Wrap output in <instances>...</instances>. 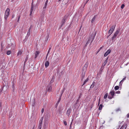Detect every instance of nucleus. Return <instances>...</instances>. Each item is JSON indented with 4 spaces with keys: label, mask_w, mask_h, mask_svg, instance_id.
<instances>
[{
    "label": "nucleus",
    "mask_w": 129,
    "mask_h": 129,
    "mask_svg": "<svg viewBox=\"0 0 129 129\" xmlns=\"http://www.w3.org/2000/svg\"><path fill=\"white\" fill-rule=\"evenodd\" d=\"M96 33L95 32H93L92 34L90 35L89 37L88 40L87 41L88 43L90 41H91V43L90 45L92 42L93 41L94 37L95 36Z\"/></svg>",
    "instance_id": "obj_1"
},
{
    "label": "nucleus",
    "mask_w": 129,
    "mask_h": 129,
    "mask_svg": "<svg viewBox=\"0 0 129 129\" xmlns=\"http://www.w3.org/2000/svg\"><path fill=\"white\" fill-rule=\"evenodd\" d=\"M70 14H67L64 17V18L62 19V22H61V27L64 24L65 22V20L68 17L70 16Z\"/></svg>",
    "instance_id": "obj_2"
},
{
    "label": "nucleus",
    "mask_w": 129,
    "mask_h": 129,
    "mask_svg": "<svg viewBox=\"0 0 129 129\" xmlns=\"http://www.w3.org/2000/svg\"><path fill=\"white\" fill-rule=\"evenodd\" d=\"M9 12H10V9L9 8L7 9L6 11L5 12V19L6 20L8 17V16L9 14Z\"/></svg>",
    "instance_id": "obj_3"
},
{
    "label": "nucleus",
    "mask_w": 129,
    "mask_h": 129,
    "mask_svg": "<svg viewBox=\"0 0 129 129\" xmlns=\"http://www.w3.org/2000/svg\"><path fill=\"white\" fill-rule=\"evenodd\" d=\"M88 63V62H86L83 68L82 72L85 73L87 70Z\"/></svg>",
    "instance_id": "obj_4"
},
{
    "label": "nucleus",
    "mask_w": 129,
    "mask_h": 129,
    "mask_svg": "<svg viewBox=\"0 0 129 129\" xmlns=\"http://www.w3.org/2000/svg\"><path fill=\"white\" fill-rule=\"evenodd\" d=\"M119 30L118 29H117V30L116 31L115 34H114L113 36L112 37V40L115 41V38L117 36V35H118V34L119 33Z\"/></svg>",
    "instance_id": "obj_5"
},
{
    "label": "nucleus",
    "mask_w": 129,
    "mask_h": 129,
    "mask_svg": "<svg viewBox=\"0 0 129 129\" xmlns=\"http://www.w3.org/2000/svg\"><path fill=\"white\" fill-rule=\"evenodd\" d=\"M111 50L110 49L108 50L107 52L105 53L104 56H107L108 54H109L111 52Z\"/></svg>",
    "instance_id": "obj_6"
},
{
    "label": "nucleus",
    "mask_w": 129,
    "mask_h": 129,
    "mask_svg": "<svg viewBox=\"0 0 129 129\" xmlns=\"http://www.w3.org/2000/svg\"><path fill=\"white\" fill-rule=\"evenodd\" d=\"M52 87L50 85L48 86L47 88V90L49 92H50L52 90Z\"/></svg>",
    "instance_id": "obj_7"
},
{
    "label": "nucleus",
    "mask_w": 129,
    "mask_h": 129,
    "mask_svg": "<svg viewBox=\"0 0 129 129\" xmlns=\"http://www.w3.org/2000/svg\"><path fill=\"white\" fill-rule=\"evenodd\" d=\"M71 111L72 110L71 108H69V109L67 110V114L68 116H69L70 113L71 112Z\"/></svg>",
    "instance_id": "obj_8"
},
{
    "label": "nucleus",
    "mask_w": 129,
    "mask_h": 129,
    "mask_svg": "<svg viewBox=\"0 0 129 129\" xmlns=\"http://www.w3.org/2000/svg\"><path fill=\"white\" fill-rule=\"evenodd\" d=\"M108 57L106 59L105 61H104V62L103 63L102 65V66L103 67H104L106 64L107 62H108Z\"/></svg>",
    "instance_id": "obj_9"
},
{
    "label": "nucleus",
    "mask_w": 129,
    "mask_h": 129,
    "mask_svg": "<svg viewBox=\"0 0 129 129\" xmlns=\"http://www.w3.org/2000/svg\"><path fill=\"white\" fill-rule=\"evenodd\" d=\"M43 118V117H42L41 119L40 120L38 126H42L41 125L42 122Z\"/></svg>",
    "instance_id": "obj_10"
},
{
    "label": "nucleus",
    "mask_w": 129,
    "mask_h": 129,
    "mask_svg": "<svg viewBox=\"0 0 129 129\" xmlns=\"http://www.w3.org/2000/svg\"><path fill=\"white\" fill-rule=\"evenodd\" d=\"M40 53L38 51H36L35 54V58H37V57L38 56L39 54V53Z\"/></svg>",
    "instance_id": "obj_11"
},
{
    "label": "nucleus",
    "mask_w": 129,
    "mask_h": 129,
    "mask_svg": "<svg viewBox=\"0 0 129 129\" xmlns=\"http://www.w3.org/2000/svg\"><path fill=\"white\" fill-rule=\"evenodd\" d=\"M85 73L82 72V74L81 75V80L82 81L84 79V78L85 76Z\"/></svg>",
    "instance_id": "obj_12"
},
{
    "label": "nucleus",
    "mask_w": 129,
    "mask_h": 129,
    "mask_svg": "<svg viewBox=\"0 0 129 129\" xmlns=\"http://www.w3.org/2000/svg\"><path fill=\"white\" fill-rule=\"evenodd\" d=\"M96 15H95L94 16V17L92 19L91 21V22L92 23H94L95 21L96 18Z\"/></svg>",
    "instance_id": "obj_13"
},
{
    "label": "nucleus",
    "mask_w": 129,
    "mask_h": 129,
    "mask_svg": "<svg viewBox=\"0 0 129 129\" xmlns=\"http://www.w3.org/2000/svg\"><path fill=\"white\" fill-rule=\"evenodd\" d=\"M49 62L48 61H46L45 64V66L46 68H47L49 65Z\"/></svg>",
    "instance_id": "obj_14"
},
{
    "label": "nucleus",
    "mask_w": 129,
    "mask_h": 129,
    "mask_svg": "<svg viewBox=\"0 0 129 129\" xmlns=\"http://www.w3.org/2000/svg\"><path fill=\"white\" fill-rule=\"evenodd\" d=\"M114 90H112V91H111L110 92V94H111V95L113 97V96L114 94Z\"/></svg>",
    "instance_id": "obj_15"
},
{
    "label": "nucleus",
    "mask_w": 129,
    "mask_h": 129,
    "mask_svg": "<svg viewBox=\"0 0 129 129\" xmlns=\"http://www.w3.org/2000/svg\"><path fill=\"white\" fill-rule=\"evenodd\" d=\"M115 25L114 26V25H113L112 26H111L110 27V30H111V31H113L115 28Z\"/></svg>",
    "instance_id": "obj_16"
},
{
    "label": "nucleus",
    "mask_w": 129,
    "mask_h": 129,
    "mask_svg": "<svg viewBox=\"0 0 129 129\" xmlns=\"http://www.w3.org/2000/svg\"><path fill=\"white\" fill-rule=\"evenodd\" d=\"M47 124L46 123H44V125L43 128L47 129Z\"/></svg>",
    "instance_id": "obj_17"
},
{
    "label": "nucleus",
    "mask_w": 129,
    "mask_h": 129,
    "mask_svg": "<svg viewBox=\"0 0 129 129\" xmlns=\"http://www.w3.org/2000/svg\"><path fill=\"white\" fill-rule=\"evenodd\" d=\"M34 7V6H31V9L30 12V15H31L32 14V13Z\"/></svg>",
    "instance_id": "obj_18"
},
{
    "label": "nucleus",
    "mask_w": 129,
    "mask_h": 129,
    "mask_svg": "<svg viewBox=\"0 0 129 129\" xmlns=\"http://www.w3.org/2000/svg\"><path fill=\"white\" fill-rule=\"evenodd\" d=\"M22 51L21 50H19L18 51V52L17 54V55L18 56L19 55H21L22 54Z\"/></svg>",
    "instance_id": "obj_19"
},
{
    "label": "nucleus",
    "mask_w": 129,
    "mask_h": 129,
    "mask_svg": "<svg viewBox=\"0 0 129 129\" xmlns=\"http://www.w3.org/2000/svg\"><path fill=\"white\" fill-rule=\"evenodd\" d=\"M88 80H89V78H88L84 81V82L83 83V84L82 85V86H83V85H84L85 84V83L88 81Z\"/></svg>",
    "instance_id": "obj_20"
},
{
    "label": "nucleus",
    "mask_w": 129,
    "mask_h": 129,
    "mask_svg": "<svg viewBox=\"0 0 129 129\" xmlns=\"http://www.w3.org/2000/svg\"><path fill=\"white\" fill-rule=\"evenodd\" d=\"M28 55H27V56H26V57L25 58V60L24 62V65L25 64V63L27 61L28 59Z\"/></svg>",
    "instance_id": "obj_21"
},
{
    "label": "nucleus",
    "mask_w": 129,
    "mask_h": 129,
    "mask_svg": "<svg viewBox=\"0 0 129 129\" xmlns=\"http://www.w3.org/2000/svg\"><path fill=\"white\" fill-rule=\"evenodd\" d=\"M95 83V82H93L92 84L91 85L90 88H93V87L94 86Z\"/></svg>",
    "instance_id": "obj_22"
},
{
    "label": "nucleus",
    "mask_w": 129,
    "mask_h": 129,
    "mask_svg": "<svg viewBox=\"0 0 129 129\" xmlns=\"http://www.w3.org/2000/svg\"><path fill=\"white\" fill-rule=\"evenodd\" d=\"M102 104H100V105L99 107V110H101L102 109Z\"/></svg>",
    "instance_id": "obj_23"
},
{
    "label": "nucleus",
    "mask_w": 129,
    "mask_h": 129,
    "mask_svg": "<svg viewBox=\"0 0 129 129\" xmlns=\"http://www.w3.org/2000/svg\"><path fill=\"white\" fill-rule=\"evenodd\" d=\"M126 127L124 125H123L120 128V129H125Z\"/></svg>",
    "instance_id": "obj_24"
},
{
    "label": "nucleus",
    "mask_w": 129,
    "mask_h": 129,
    "mask_svg": "<svg viewBox=\"0 0 129 129\" xmlns=\"http://www.w3.org/2000/svg\"><path fill=\"white\" fill-rule=\"evenodd\" d=\"M115 90H118L119 88V87L118 86H115L114 87Z\"/></svg>",
    "instance_id": "obj_25"
},
{
    "label": "nucleus",
    "mask_w": 129,
    "mask_h": 129,
    "mask_svg": "<svg viewBox=\"0 0 129 129\" xmlns=\"http://www.w3.org/2000/svg\"><path fill=\"white\" fill-rule=\"evenodd\" d=\"M11 53V51L10 50L8 51L7 52V54L8 55H10Z\"/></svg>",
    "instance_id": "obj_26"
},
{
    "label": "nucleus",
    "mask_w": 129,
    "mask_h": 129,
    "mask_svg": "<svg viewBox=\"0 0 129 129\" xmlns=\"http://www.w3.org/2000/svg\"><path fill=\"white\" fill-rule=\"evenodd\" d=\"M108 95V93H106L104 96V99H106Z\"/></svg>",
    "instance_id": "obj_27"
},
{
    "label": "nucleus",
    "mask_w": 129,
    "mask_h": 129,
    "mask_svg": "<svg viewBox=\"0 0 129 129\" xmlns=\"http://www.w3.org/2000/svg\"><path fill=\"white\" fill-rule=\"evenodd\" d=\"M113 31H111V30H110L108 32V34H110V35L111 34H112Z\"/></svg>",
    "instance_id": "obj_28"
},
{
    "label": "nucleus",
    "mask_w": 129,
    "mask_h": 129,
    "mask_svg": "<svg viewBox=\"0 0 129 129\" xmlns=\"http://www.w3.org/2000/svg\"><path fill=\"white\" fill-rule=\"evenodd\" d=\"M126 77H125L124 78H123L122 80L120 82V83L121 82H123L124 80L126 79Z\"/></svg>",
    "instance_id": "obj_29"
},
{
    "label": "nucleus",
    "mask_w": 129,
    "mask_h": 129,
    "mask_svg": "<svg viewBox=\"0 0 129 129\" xmlns=\"http://www.w3.org/2000/svg\"><path fill=\"white\" fill-rule=\"evenodd\" d=\"M113 98V97L112 96H111L110 95H108V98L109 99H112Z\"/></svg>",
    "instance_id": "obj_30"
},
{
    "label": "nucleus",
    "mask_w": 129,
    "mask_h": 129,
    "mask_svg": "<svg viewBox=\"0 0 129 129\" xmlns=\"http://www.w3.org/2000/svg\"><path fill=\"white\" fill-rule=\"evenodd\" d=\"M62 94H61V96L62 95ZM60 100H61V96L60 97V98H59V99L58 100V101L57 103V104H58L59 103V102L60 101Z\"/></svg>",
    "instance_id": "obj_31"
},
{
    "label": "nucleus",
    "mask_w": 129,
    "mask_h": 129,
    "mask_svg": "<svg viewBox=\"0 0 129 129\" xmlns=\"http://www.w3.org/2000/svg\"><path fill=\"white\" fill-rule=\"evenodd\" d=\"M47 4H46V3H45V5L43 8V9H45L46 8V6H47Z\"/></svg>",
    "instance_id": "obj_32"
},
{
    "label": "nucleus",
    "mask_w": 129,
    "mask_h": 129,
    "mask_svg": "<svg viewBox=\"0 0 129 129\" xmlns=\"http://www.w3.org/2000/svg\"><path fill=\"white\" fill-rule=\"evenodd\" d=\"M14 84L13 83V84L12 86V88L13 89V91H14Z\"/></svg>",
    "instance_id": "obj_33"
},
{
    "label": "nucleus",
    "mask_w": 129,
    "mask_h": 129,
    "mask_svg": "<svg viewBox=\"0 0 129 129\" xmlns=\"http://www.w3.org/2000/svg\"><path fill=\"white\" fill-rule=\"evenodd\" d=\"M30 30H28V32H27V35L28 36H29L30 34Z\"/></svg>",
    "instance_id": "obj_34"
},
{
    "label": "nucleus",
    "mask_w": 129,
    "mask_h": 129,
    "mask_svg": "<svg viewBox=\"0 0 129 129\" xmlns=\"http://www.w3.org/2000/svg\"><path fill=\"white\" fill-rule=\"evenodd\" d=\"M49 36L48 35L46 37V41H47L48 40V39L49 38V36Z\"/></svg>",
    "instance_id": "obj_35"
},
{
    "label": "nucleus",
    "mask_w": 129,
    "mask_h": 129,
    "mask_svg": "<svg viewBox=\"0 0 129 129\" xmlns=\"http://www.w3.org/2000/svg\"><path fill=\"white\" fill-rule=\"evenodd\" d=\"M120 109L119 108H118L116 110V112H118V111H120Z\"/></svg>",
    "instance_id": "obj_36"
},
{
    "label": "nucleus",
    "mask_w": 129,
    "mask_h": 129,
    "mask_svg": "<svg viewBox=\"0 0 129 129\" xmlns=\"http://www.w3.org/2000/svg\"><path fill=\"white\" fill-rule=\"evenodd\" d=\"M124 7V4H122L121 7L122 9H123Z\"/></svg>",
    "instance_id": "obj_37"
},
{
    "label": "nucleus",
    "mask_w": 129,
    "mask_h": 129,
    "mask_svg": "<svg viewBox=\"0 0 129 129\" xmlns=\"http://www.w3.org/2000/svg\"><path fill=\"white\" fill-rule=\"evenodd\" d=\"M64 124L65 125H67V123L66 121H64Z\"/></svg>",
    "instance_id": "obj_38"
},
{
    "label": "nucleus",
    "mask_w": 129,
    "mask_h": 129,
    "mask_svg": "<svg viewBox=\"0 0 129 129\" xmlns=\"http://www.w3.org/2000/svg\"><path fill=\"white\" fill-rule=\"evenodd\" d=\"M42 126H38V129H41Z\"/></svg>",
    "instance_id": "obj_39"
},
{
    "label": "nucleus",
    "mask_w": 129,
    "mask_h": 129,
    "mask_svg": "<svg viewBox=\"0 0 129 129\" xmlns=\"http://www.w3.org/2000/svg\"><path fill=\"white\" fill-rule=\"evenodd\" d=\"M120 93V91H118L116 92H115V93H118V94H119Z\"/></svg>",
    "instance_id": "obj_40"
},
{
    "label": "nucleus",
    "mask_w": 129,
    "mask_h": 129,
    "mask_svg": "<svg viewBox=\"0 0 129 129\" xmlns=\"http://www.w3.org/2000/svg\"><path fill=\"white\" fill-rule=\"evenodd\" d=\"M89 42H88V41H87V42L86 43V44L85 45V47H86L87 46V44H89Z\"/></svg>",
    "instance_id": "obj_41"
},
{
    "label": "nucleus",
    "mask_w": 129,
    "mask_h": 129,
    "mask_svg": "<svg viewBox=\"0 0 129 129\" xmlns=\"http://www.w3.org/2000/svg\"><path fill=\"white\" fill-rule=\"evenodd\" d=\"M44 111V108H42V109L41 110V112L42 113H43Z\"/></svg>",
    "instance_id": "obj_42"
},
{
    "label": "nucleus",
    "mask_w": 129,
    "mask_h": 129,
    "mask_svg": "<svg viewBox=\"0 0 129 129\" xmlns=\"http://www.w3.org/2000/svg\"><path fill=\"white\" fill-rule=\"evenodd\" d=\"M20 16H19L18 17V20H17V22H18L19 20V19H20Z\"/></svg>",
    "instance_id": "obj_43"
},
{
    "label": "nucleus",
    "mask_w": 129,
    "mask_h": 129,
    "mask_svg": "<svg viewBox=\"0 0 129 129\" xmlns=\"http://www.w3.org/2000/svg\"><path fill=\"white\" fill-rule=\"evenodd\" d=\"M34 6L33 5V1H32V2L31 3V6Z\"/></svg>",
    "instance_id": "obj_44"
},
{
    "label": "nucleus",
    "mask_w": 129,
    "mask_h": 129,
    "mask_svg": "<svg viewBox=\"0 0 129 129\" xmlns=\"http://www.w3.org/2000/svg\"><path fill=\"white\" fill-rule=\"evenodd\" d=\"M14 16H15V15L14 14H13L12 16V18H13L14 17Z\"/></svg>",
    "instance_id": "obj_45"
},
{
    "label": "nucleus",
    "mask_w": 129,
    "mask_h": 129,
    "mask_svg": "<svg viewBox=\"0 0 129 129\" xmlns=\"http://www.w3.org/2000/svg\"><path fill=\"white\" fill-rule=\"evenodd\" d=\"M49 52H50V51L48 50V52L47 53V56H48V54L49 53Z\"/></svg>",
    "instance_id": "obj_46"
},
{
    "label": "nucleus",
    "mask_w": 129,
    "mask_h": 129,
    "mask_svg": "<svg viewBox=\"0 0 129 129\" xmlns=\"http://www.w3.org/2000/svg\"><path fill=\"white\" fill-rule=\"evenodd\" d=\"M49 52H50V51L48 50V52L47 53V56H48V54L49 53Z\"/></svg>",
    "instance_id": "obj_47"
},
{
    "label": "nucleus",
    "mask_w": 129,
    "mask_h": 129,
    "mask_svg": "<svg viewBox=\"0 0 129 129\" xmlns=\"http://www.w3.org/2000/svg\"><path fill=\"white\" fill-rule=\"evenodd\" d=\"M79 99H78L77 101V104L79 102Z\"/></svg>",
    "instance_id": "obj_48"
},
{
    "label": "nucleus",
    "mask_w": 129,
    "mask_h": 129,
    "mask_svg": "<svg viewBox=\"0 0 129 129\" xmlns=\"http://www.w3.org/2000/svg\"><path fill=\"white\" fill-rule=\"evenodd\" d=\"M48 0H47L46 2L45 3H46V4H47V3L48 2Z\"/></svg>",
    "instance_id": "obj_49"
},
{
    "label": "nucleus",
    "mask_w": 129,
    "mask_h": 129,
    "mask_svg": "<svg viewBox=\"0 0 129 129\" xmlns=\"http://www.w3.org/2000/svg\"><path fill=\"white\" fill-rule=\"evenodd\" d=\"M127 117H129V114H127Z\"/></svg>",
    "instance_id": "obj_50"
},
{
    "label": "nucleus",
    "mask_w": 129,
    "mask_h": 129,
    "mask_svg": "<svg viewBox=\"0 0 129 129\" xmlns=\"http://www.w3.org/2000/svg\"><path fill=\"white\" fill-rule=\"evenodd\" d=\"M81 97V95L79 96V97L78 99H80Z\"/></svg>",
    "instance_id": "obj_51"
},
{
    "label": "nucleus",
    "mask_w": 129,
    "mask_h": 129,
    "mask_svg": "<svg viewBox=\"0 0 129 129\" xmlns=\"http://www.w3.org/2000/svg\"><path fill=\"white\" fill-rule=\"evenodd\" d=\"M51 48L50 47L49 48V50L50 51V50L51 49Z\"/></svg>",
    "instance_id": "obj_52"
},
{
    "label": "nucleus",
    "mask_w": 129,
    "mask_h": 129,
    "mask_svg": "<svg viewBox=\"0 0 129 129\" xmlns=\"http://www.w3.org/2000/svg\"><path fill=\"white\" fill-rule=\"evenodd\" d=\"M31 28L30 27L28 29V30H30Z\"/></svg>",
    "instance_id": "obj_53"
},
{
    "label": "nucleus",
    "mask_w": 129,
    "mask_h": 129,
    "mask_svg": "<svg viewBox=\"0 0 129 129\" xmlns=\"http://www.w3.org/2000/svg\"><path fill=\"white\" fill-rule=\"evenodd\" d=\"M31 28L30 27L28 29V30H30Z\"/></svg>",
    "instance_id": "obj_54"
},
{
    "label": "nucleus",
    "mask_w": 129,
    "mask_h": 129,
    "mask_svg": "<svg viewBox=\"0 0 129 129\" xmlns=\"http://www.w3.org/2000/svg\"><path fill=\"white\" fill-rule=\"evenodd\" d=\"M47 55H46V60L47 59Z\"/></svg>",
    "instance_id": "obj_55"
},
{
    "label": "nucleus",
    "mask_w": 129,
    "mask_h": 129,
    "mask_svg": "<svg viewBox=\"0 0 129 129\" xmlns=\"http://www.w3.org/2000/svg\"><path fill=\"white\" fill-rule=\"evenodd\" d=\"M72 122L71 123V125H70V128H71V124H72Z\"/></svg>",
    "instance_id": "obj_56"
},
{
    "label": "nucleus",
    "mask_w": 129,
    "mask_h": 129,
    "mask_svg": "<svg viewBox=\"0 0 129 129\" xmlns=\"http://www.w3.org/2000/svg\"><path fill=\"white\" fill-rule=\"evenodd\" d=\"M89 0H86V2H87Z\"/></svg>",
    "instance_id": "obj_57"
},
{
    "label": "nucleus",
    "mask_w": 129,
    "mask_h": 129,
    "mask_svg": "<svg viewBox=\"0 0 129 129\" xmlns=\"http://www.w3.org/2000/svg\"><path fill=\"white\" fill-rule=\"evenodd\" d=\"M81 27H82V26H81V27H80V29H81Z\"/></svg>",
    "instance_id": "obj_58"
},
{
    "label": "nucleus",
    "mask_w": 129,
    "mask_h": 129,
    "mask_svg": "<svg viewBox=\"0 0 129 129\" xmlns=\"http://www.w3.org/2000/svg\"><path fill=\"white\" fill-rule=\"evenodd\" d=\"M102 47H101L100 48V49H102Z\"/></svg>",
    "instance_id": "obj_59"
},
{
    "label": "nucleus",
    "mask_w": 129,
    "mask_h": 129,
    "mask_svg": "<svg viewBox=\"0 0 129 129\" xmlns=\"http://www.w3.org/2000/svg\"><path fill=\"white\" fill-rule=\"evenodd\" d=\"M101 126L100 127V129H101Z\"/></svg>",
    "instance_id": "obj_60"
},
{
    "label": "nucleus",
    "mask_w": 129,
    "mask_h": 129,
    "mask_svg": "<svg viewBox=\"0 0 129 129\" xmlns=\"http://www.w3.org/2000/svg\"><path fill=\"white\" fill-rule=\"evenodd\" d=\"M1 106V104L0 103V107Z\"/></svg>",
    "instance_id": "obj_61"
},
{
    "label": "nucleus",
    "mask_w": 129,
    "mask_h": 129,
    "mask_svg": "<svg viewBox=\"0 0 129 129\" xmlns=\"http://www.w3.org/2000/svg\"><path fill=\"white\" fill-rule=\"evenodd\" d=\"M30 27V28H31V26Z\"/></svg>",
    "instance_id": "obj_62"
},
{
    "label": "nucleus",
    "mask_w": 129,
    "mask_h": 129,
    "mask_svg": "<svg viewBox=\"0 0 129 129\" xmlns=\"http://www.w3.org/2000/svg\"><path fill=\"white\" fill-rule=\"evenodd\" d=\"M30 27V28H31V26Z\"/></svg>",
    "instance_id": "obj_63"
},
{
    "label": "nucleus",
    "mask_w": 129,
    "mask_h": 129,
    "mask_svg": "<svg viewBox=\"0 0 129 129\" xmlns=\"http://www.w3.org/2000/svg\"><path fill=\"white\" fill-rule=\"evenodd\" d=\"M43 129H45V128H43Z\"/></svg>",
    "instance_id": "obj_64"
}]
</instances>
